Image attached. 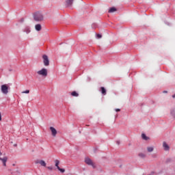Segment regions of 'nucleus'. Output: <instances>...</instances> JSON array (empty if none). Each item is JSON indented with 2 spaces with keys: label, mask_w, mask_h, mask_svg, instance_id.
Segmentation results:
<instances>
[{
  "label": "nucleus",
  "mask_w": 175,
  "mask_h": 175,
  "mask_svg": "<svg viewBox=\"0 0 175 175\" xmlns=\"http://www.w3.org/2000/svg\"><path fill=\"white\" fill-rule=\"evenodd\" d=\"M35 21H43V14L40 12H37L33 14Z\"/></svg>",
  "instance_id": "1"
},
{
  "label": "nucleus",
  "mask_w": 175,
  "mask_h": 175,
  "mask_svg": "<svg viewBox=\"0 0 175 175\" xmlns=\"http://www.w3.org/2000/svg\"><path fill=\"white\" fill-rule=\"evenodd\" d=\"M2 153L0 151V163H1L4 167V169L6 167V162H8V157L4 156L2 157Z\"/></svg>",
  "instance_id": "2"
},
{
  "label": "nucleus",
  "mask_w": 175,
  "mask_h": 175,
  "mask_svg": "<svg viewBox=\"0 0 175 175\" xmlns=\"http://www.w3.org/2000/svg\"><path fill=\"white\" fill-rule=\"evenodd\" d=\"M38 76H42V77H47L48 70L46 68H42L37 72Z\"/></svg>",
  "instance_id": "3"
},
{
  "label": "nucleus",
  "mask_w": 175,
  "mask_h": 175,
  "mask_svg": "<svg viewBox=\"0 0 175 175\" xmlns=\"http://www.w3.org/2000/svg\"><path fill=\"white\" fill-rule=\"evenodd\" d=\"M1 92L4 94V95H8V94L9 93V88L6 84L2 85L1 87Z\"/></svg>",
  "instance_id": "4"
},
{
  "label": "nucleus",
  "mask_w": 175,
  "mask_h": 175,
  "mask_svg": "<svg viewBox=\"0 0 175 175\" xmlns=\"http://www.w3.org/2000/svg\"><path fill=\"white\" fill-rule=\"evenodd\" d=\"M42 59L44 66H49V65H50V60L49 59V56H47L46 55H43Z\"/></svg>",
  "instance_id": "5"
},
{
  "label": "nucleus",
  "mask_w": 175,
  "mask_h": 175,
  "mask_svg": "<svg viewBox=\"0 0 175 175\" xmlns=\"http://www.w3.org/2000/svg\"><path fill=\"white\" fill-rule=\"evenodd\" d=\"M85 162L86 165H89V166H92V167H95V163L92 162V160H91V159L88 157L85 158Z\"/></svg>",
  "instance_id": "6"
},
{
  "label": "nucleus",
  "mask_w": 175,
  "mask_h": 175,
  "mask_svg": "<svg viewBox=\"0 0 175 175\" xmlns=\"http://www.w3.org/2000/svg\"><path fill=\"white\" fill-rule=\"evenodd\" d=\"M50 131H51L52 136H53V137H55L57 136V130L55 129V128L51 126Z\"/></svg>",
  "instance_id": "7"
},
{
  "label": "nucleus",
  "mask_w": 175,
  "mask_h": 175,
  "mask_svg": "<svg viewBox=\"0 0 175 175\" xmlns=\"http://www.w3.org/2000/svg\"><path fill=\"white\" fill-rule=\"evenodd\" d=\"M163 147L165 150V151H169V150H170V147L169 146V145H167V144L166 142H163Z\"/></svg>",
  "instance_id": "8"
},
{
  "label": "nucleus",
  "mask_w": 175,
  "mask_h": 175,
  "mask_svg": "<svg viewBox=\"0 0 175 175\" xmlns=\"http://www.w3.org/2000/svg\"><path fill=\"white\" fill-rule=\"evenodd\" d=\"M36 163H39L40 165H41V166L46 167V162L43 160H37L36 161Z\"/></svg>",
  "instance_id": "9"
},
{
  "label": "nucleus",
  "mask_w": 175,
  "mask_h": 175,
  "mask_svg": "<svg viewBox=\"0 0 175 175\" xmlns=\"http://www.w3.org/2000/svg\"><path fill=\"white\" fill-rule=\"evenodd\" d=\"M36 31H42V25L40 24H37L35 25Z\"/></svg>",
  "instance_id": "10"
},
{
  "label": "nucleus",
  "mask_w": 175,
  "mask_h": 175,
  "mask_svg": "<svg viewBox=\"0 0 175 175\" xmlns=\"http://www.w3.org/2000/svg\"><path fill=\"white\" fill-rule=\"evenodd\" d=\"M66 3L67 6H72V3H73V0H66Z\"/></svg>",
  "instance_id": "11"
},
{
  "label": "nucleus",
  "mask_w": 175,
  "mask_h": 175,
  "mask_svg": "<svg viewBox=\"0 0 175 175\" xmlns=\"http://www.w3.org/2000/svg\"><path fill=\"white\" fill-rule=\"evenodd\" d=\"M114 12H117V9L114 7L111 8L109 10V13H114Z\"/></svg>",
  "instance_id": "12"
},
{
  "label": "nucleus",
  "mask_w": 175,
  "mask_h": 175,
  "mask_svg": "<svg viewBox=\"0 0 175 175\" xmlns=\"http://www.w3.org/2000/svg\"><path fill=\"white\" fill-rule=\"evenodd\" d=\"M100 91L103 95H106V89L104 87L100 88Z\"/></svg>",
  "instance_id": "13"
},
{
  "label": "nucleus",
  "mask_w": 175,
  "mask_h": 175,
  "mask_svg": "<svg viewBox=\"0 0 175 175\" xmlns=\"http://www.w3.org/2000/svg\"><path fill=\"white\" fill-rule=\"evenodd\" d=\"M147 150H148V152H152L154 151V148L150 146L147 148Z\"/></svg>",
  "instance_id": "14"
},
{
  "label": "nucleus",
  "mask_w": 175,
  "mask_h": 175,
  "mask_svg": "<svg viewBox=\"0 0 175 175\" xmlns=\"http://www.w3.org/2000/svg\"><path fill=\"white\" fill-rule=\"evenodd\" d=\"M59 161L58 160H55V166H56L57 169L58 167H59Z\"/></svg>",
  "instance_id": "15"
},
{
  "label": "nucleus",
  "mask_w": 175,
  "mask_h": 175,
  "mask_svg": "<svg viewBox=\"0 0 175 175\" xmlns=\"http://www.w3.org/2000/svg\"><path fill=\"white\" fill-rule=\"evenodd\" d=\"M25 32H26V33H29V32H31V29L29 27H25Z\"/></svg>",
  "instance_id": "16"
},
{
  "label": "nucleus",
  "mask_w": 175,
  "mask_h": 175,
  "mask_svg": "<svg viewBox=\"0 0 175 175\" xmlns=\"http://www.w3.org/2000/svg\"><path fill=\"white\" fill-rule=\"evenodd\" d=\"M142 137L144 140H148V137L146 135V134H142Z\"/></svg>",
  "instance_id": "17"
},
{
  "label": "nucleus",
  "mask_w": 175,
  "mask_h": 175,
  "mask_svg": "<svg viewBox=\"0 0 175 175\" xmlns=\"http://www.w3.org/2000/svg\"><path fill=\"white\" fill-rule=\"evenodd\" d=\"M72 96H79L78 93L76 92V91H74L71 93Z\"/></svg>",
  "instance_id": "18"
},
{
  "label": "nucleus",
  "mask_w": 175,
  "mask_h": 175,
  "mask_svg": "<svg viewBox=\"0 0 175 175\" xmlns=\"http://www.w3.org/2000/svg\"><path fill=\"white\" fill-rule=\"evenodd\" d=\"M139 157H140V158H146V154H144V153H139Z\"/></svg>",
  "instance_id": "19"
},
{
  "label": "nucleus",
  "mask_w": 175,
  "mask_h": 175,
  "mask_svg": "<svg viewBox=\"0 0 175 175\" xmlns=\"http://www.w3.org/2000/svg\"><path fill=\"white\" fill-rule=\"evenodd\" d=\"M57 170L59 172H61V173H65V169H64V168L58 167Z\"/></svg>",
  "instance_id": "20"
},
{
  "label": "nucleus",
  "mask_w": 175,
  "mask_h": 175,
  "mask_svg": "<svg viewBox=\"0 0 175 175\" xmlns=\"http://www.w3.org/2000/svg\"><path fill=\"white\" fill-rule=\"evenodd\" d=\"M171 115H172V117H175V111H174V110H172V111H171Z\"/></svg>",
  "instance_id": "21"
},
{
  "label": "nucleus",
  "mask_w": 175,
  "mask_h": 175,
  "mask_svg": "<svg viewBox=\"0 0 175 175\" xmlns=\"http://www.w3.org/2000/svg\"><path fill=\"white\" fill-rule=\"evenodd\" d=\"M22 94H29V90L23 91Z\"/></svg>",
  "instance_id": "22"
},
{
  "label": "nucleus",
  "mask_w": 175,
  "mask_h": 175,
  "mask_svg": "<svg viewBox=\"0 0 175 175\" xmlns=\"http://www.w3.org/2000/svg\"><path fill=\"white\" fill-rule=\"evenodd\" d=\"M47 169H49V170H53L54 168L50 166V167H47Z\"/></svg>",
  "instance_id": "23"
},
{
  "label": "nucleus",
  "mask_w": 175,
  "mask_h": 175,
  "mask_svg": "<svg viewBox=\"0 0 175 175\" xmlns=\"http://www.w3.org/2000/svg\"><path fill=\"white\" fill-rule=\"evenodd\" d=\"M97 38H98V39H100V38H102V35L97 34Z\"/></svg>",
  "instance_id": "24"
},
{
  "label": "nucleus",
  "mask_w": 175,
  "mask_h": 175,
  "mask_svg": "<svg viewBox=\"0 0 175 175\" xmlns=\"http://www.w3.org/2000/svg\"><path fill=\"white\" fill-rule=\"evenodd\" d=\"M115 111H117V112L121 111V109H115Z\"/></svg>",
  "instance_id": "25"
},
{
  "label": "nucleus",
  "mask_w": 175,
  "mask_h": 175,
  "mask_svg": "<svg viewBox=\"0 0 175 175\" xmlns=\"http://www.w3.org/2000/svg\"><path fill=\"white\" fill-rule=\"evenodd\" d=\"M0 121H2V114L0 112Z\"/></svg>",
  "instance_id": "26"
},
{
  "label": "nucleus",
  "mask_w": 175,
  "mask_h": 175,
  "mask_svg": "<svg viewBox=\"0 0 175 175\" xmlns=\"http://www.w3.org/2000/svg\"><path fill=\"white\" fill-rule=\"evenodd\" d=\"M163 94H167V91H163Z\"/></svg>",
  "instance_id": "27"
},
{
  "label": "nucleus",
  "mask_w": 175,
  "mask_h": 175,
  "mask_svg": "<svg viewBox=\"0 0 175 175\" xmlns=\"http://www.w3.org/2000/svg\"><path fill=\"white\" fill-rule=\"evenodd\" d=\"M172 98H175V94L172 95Z\"/></svg>",
  "instance_id": "28"
},
{
  "label": "nucleus",
  "mask_w": 175,
  "mask_h": 175,
  "mask_svg": "<svg viewBox=\"0 0 175 175\" xmlns=\"http://www.w3.org/2000/svg\"><path fill=\"white\" fill-rule=\"evenodd\" d=\"M118 144H120V142H117Z\"/></svg>",
  "instance_id": "29"
},
{
  "label": "nucleus",
  "mask_w": 175,
  "mask_h": 175,
  "mask_svg": "<svg viewBox=\"0 0 175 175\" xmlns=\"http://www.w3.org/2000/svg\"><path fill=\"white\" fill-rule=\"evenodd\" d=\"M17 146V144H15L14 146L16 147Z\"/></svg>",
  "instance_id": "30"
}]
</instances>
